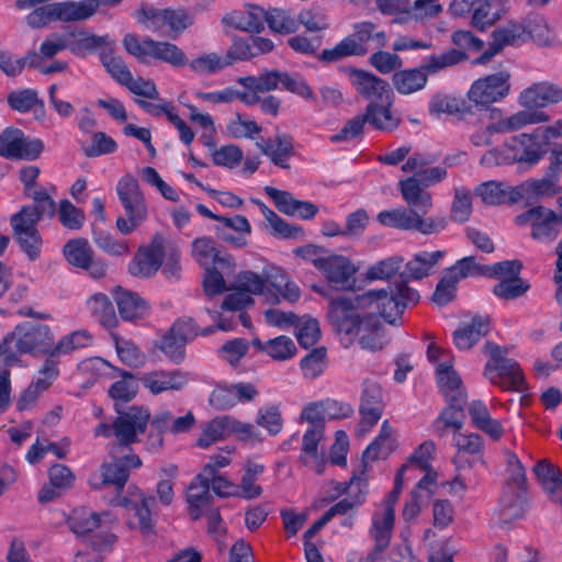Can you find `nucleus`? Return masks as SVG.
Instances as JSON below:
<instances>
[{"mask_svg":"<svg viewBox=\"0 0 562 562\" xmlns=\"http://www.w3.org/2000/svg\"><path fill=\"white\" fill-rule=\"evenodd\" d=\"M121 380L114 382L109 389V396L115 402L127 403L132 401L138 391L139 379L130 371L116 369Z\"/></svg>","mask_w":562,"mask_h":562,"instance_id":"c03bdc74","label":"nucleus"},{"mask_svg":"<svg viewBox=\"0 0 562 562\" xmlns=\"http://www.w3.org/2000/svg\"><path fill=\"white\" fill-rule=\"evenodd\" d=\"M190 69L201 76L215 74L229 66V60L216 53H209L198 56L188 61Z\"/></svg>","mask_w":562,"mask_h":562,"instance_id":"6e6d98bb","label":"nucleus"},{"mask_svg":"<svg viewBox=\"0 0 562 562\" xmlns=\"http://www.w3.org/2000/svg\"><path fill=\"white\" fill-rule=\"evenodd\" d=\"M507 491L501 499L504 520L520 517L524 513L522 496L525 493L526 471L522 464L508 469Z\"/></svg>","mask_w":562,"mask_h":562,"instance_id":"4468645a","label":"nucleus"},{"mask_svg":"<svg viewBox=\"0 0 562 562\" xmlns=\"http://www.w3.org/2000/svg\"><path fill=\"white\" fill-rule=\"evenodd\" d=\"M87 507H78L70 512L66 518L69 530L85 540L95 551H109L117 540L116 535L102 529L104 517Z\"/></svg>","mask_w":562,"mask_h":562,"instance_id":"7ed1b4c3","label":"nucleus"},{"mask_svg":"<svg viewBox=\"0 0 562 562\" xmlns=\"http://www.w3.org/2000/svg\"><path fill=\"white\" fill-rule=\"evenodd\" d=\"M116 353L120 360L132 368H138L145 363L144 353L130 340L113 335Z\"/></svg>","mask_w":562,"mask_h":562,"instance_id":"680f3d73","label":"nucleus"},{"mask_svg":"<svg viewBox=\"0 0 562 562\" xmlns=\"http://www.w3.org/2000/svg\"><path fill=\"white\" fill-rule=\"evenodd\" d=\"M324 431L319 428H308L302 438V452L300 461L312 468L317 474H322L325 469L324 456L318 453V443L322 440Z\"/></svg>","mask_w":562,"mask_h":562,"instance_id":"473e14b6","label":"nucleus"},{"mask_svg":"<svg viewBox=\"0 0 562 562\" xmlns=\"http://www.w3.org/2000/svg\"><path fill=\"white\" fill-rule=\"evenodd\" d=\"M67 262L82 269L94 257V251L86 238H72L63 248Z\"/></svg>","mask_w":562,"mask_h":562,"instance_id":"49530a36","label":"nucleus"},{"mask_svg":"<svg viewBox=\"0 0 562 562\" xmlns=\"http://www.w3.org/2000/svg\"><path fill=\"white\" fill-rule=\"evenodd\" d=\"M468 58L461 49L450 48L439 55H431L420 65L426 76L437 74L447 67H452Z\"/></svg>","mask_w":562,"mask_h":562,"instance_id":"09e8293b","label":"nucleus"},{"mask_svg":"<svg viewBox=\"0 0 562 562\" xmlns=\"http://www.w3.org/2000/svg\"><path fill=\"white\" fill-rule=\"evenodd\" d=\"M116 411L119 416L114 420V436L117 439V445H114L113 448L124 450L138 440V435L145 432L150 414L147 408L142 406H131L125 412H120L117 408Z\"/></svg>","mask_w":562,"mask_h":562,"instance_id":"9d476101","label":"nucleus"},{"mask_svg":"<svg viewBox=\"0 0 562 562\" xmlns=\"http://www.w3.org/2000/svg\"><path fill=\"white\" fill-rule=\"evenodd\" d=\"M403 261L401 256L382 259L368 268L366 279L369 281L391 279L400 271Z\"/></svg>","mask_w":562,"mask_h":562,"instance_id":"13d9d810","label":"nucleus"},{"mask_svg":"<svg viewBox=\"0 0 562 562\" xmlns=\"http://www.w3.org/2000/svg\"><path fill=\"white\" fill-rule=\"evenodd\" d=\"M111 454L113 462L102 467L101 481L93 482L90 480V485L93 488L113 485L117 492H122L130 477V470L139 468L142 461L136 454H124L123 450H115L114 448H112Z\"/></svg>","mask_w":562,"mask_h":562,"instance_id":"f8f14e48","label":"nucleus"},{"mask_svg":"<svg viewBox=\"0 0 562 562\" xmlns=\"http://www.w3.org/2000/svg\"><path fill=\"white\" fill-rule=\"evenodd\" d=\"M526 27L519 22L509 21L506 25L495 29L491 37H496L501 45L516 46L526 42Z\"/></svg>","mask_w":562,"mask_h":562,"instance_id":"4d7b16f0","label":"nucleus"},{"mask_svg":"<svg viewBox=\"0 0 562 562\" xmlns=\"http://www.w3.org/2000/svg\"><path fill=\"white\" fill-rule=\"evenodd\" d=\"M265 10L251 8L247 11H234L224 16L223 22L237 30L248 33H260L263 30Z\"/></svg>","mask_w":562,"mask_h":562,"instance_id":"58836bf2","label":"nucleus"},{"mask_svg":"<svg viewBox=\"0 0 562 562\" xmlns=\"http://www.w3.org/2000/svg\"><path fill=\"white\" fill-rule=\"evenodd\" d=\"M210 483L211 479L199 473L187 488L186 497L189 505V515L193 520L199 519L213 502Z\"/></svg>","mask_w":562,"mask_h":562,"instance_id":"bb28decb","label":"nucleus"},{"mask_svg":"<svg viewBox=\"0 0 562 562\" xmlns=\"http://www.w3.org/2000/svg\"><path fill=\"white\" fill-rule=\"evenodd\" d=\"M266 194L272 199L276 207L283 214L293 216L297 215L302 220H312L318 212V207L307 201L296 200L290 192L276 189L273 187H265Z\"/></svg>","mask_w":562,"mask_h":562,"instance_id":"412c9836","label":"nucleus"},{"mask_svg":"<svg viewBox=\"0 0 562 562\" xmlns=\"http://www.w3.org/2000/svg\"><path fill=\"white\" fill-rule=\"evenodd\" d=\"M7 102L11 109L22 113L29 112L35 105H40L41 110L44 111V102L38 99L35 90L29 88L10 92Z\"/></svg>","mask_w":562,"mask_h":562,"instance_id":"bf43d9fd","label":"nucleus"},{"mask_svg":"<svg viewBox=\"0 0 562 562\" xmlns=\"http://www.w3.org/2000/svg\"><path fill=\"white\" fill-rule=\"evenodd\" d=\"M448 406L440 413L434 423L435 432L439 437H443L447 434L448 428H452L454 432H458L465 418L464 405L467 403V396L452 397L446 400Z\"/></svg>","mask_w":562,"mask_h":562,"instance_id":"c85d7f7f","label":"nucleus"},{"mask_svg":"<svg viewBox=\"0 0 562 562\" xmlns=\"http://www.w3.org/2000/svg\"><path fill=\"white\" fill-rule=\"evenodd\" d=\"M156 346L172 363L179 364L184 360L186 344L169 330L161 337Z\"/></svg>","mask_w":562,"mask_h":562,"instance_id":"69168bd1","label":"nucleus"},{"mask_svg":"<svg viewBox=\"0 0 562 562\" xmlns=\"http://www.w3.org/2000/svg\"><path fill=\"white\" fill-rule=\"evenodd\" d=\"M533 473L551 502L562 494V472L547 459L538 461Z\"/></svg>","mask_w":562,"mask_h":562,"instance_id":"2f4dec72","label":"nucleus"},{"mask_svg":"<svg viewBox=\"0 0 562 562\" xmlns=\"http://www.w3.org/2000/svg\"><path fill=\"white\" fill-rule=\"evenodd\" d=\"M165 247L162 239L155 237L150 245L139 249L128 266L132 276L138 278H148L155 274L162 265Z\"/></svg>","mask_w":562,"mask_h":562,"instance_id":"6ab92c4d","label":"nucleus"},{"mask_svg":"<svg viewBox=\"0 0 562 562\" xmlns=\"http://www.w3.org/2000/svg\"><path fill=\"white\" fill-rule=\"evenodd\" d=\"M383 412V394L381 386L374 381H364L360 413L362 419L360 423L359 432L368 431L381 418Z\"/></svg>","mask_w":562,"mask_h":562,"instance_id":"a211bd4d","label":"nucleus"},{"mask_svg":"<svg viewBox=\"0 0 562 562\" xmlns=\"http://www.w3.org/2000/svg\"><path fill=\"white\" fill-rule=\"evenodd\" d=\"M501 18V12L493 10V5L488 0H480V2L474 5L471 25L479 31H484L496 23Z\"/></svg>","mask_w":562,"mask_h":562,"instance_id":"052dcab7","label":"nucleus"},{"mask_svg":"<svg viewBox=\"0 0 562 562\" xmlns=\"http://www.w3.org/2000/svg\"><path fill=\"white\" fill-rule=\"evenodd\" d=\"M426 72L422 67L404 69L393 75V85L398 93L411 94L422 90L427 83Z\"/></svg>","mask_w":562,"mask_h":562,"instance_id":"79ce46f5","label":"nucleus"},{"mask_svg":"<svg viewBox=\"0 0 562 562\" xmlns=\"http://www.w3.org/2000/svg\"><path fill=\"white\" fill-rule=\"evenodd\" d=\"M351 85L356 91L370 103L366 111L373 123V127L380 131L391 132L398 126L400 119L393 115V92L389 83L362 69H351L349 72Z\"/></svg>","mask_w":562,"mask_h":562,"instance_id":"f257e3e1","label":"nucleus"},{"mask_svg":"<svg viewBox=\"0 0 562 562\" xmlns=\"http://www.w3.org/2000/svg\"><path fill=\"white\" fill-rule=\"evenodd\" d=\"M139 382L153 395L169 391H181L189 382L188 374L181 370H154L144 373Z\"/></svg>","mask_w":562,"mask_h":562,"instance_id":"f3484780","label":"nucleus"},{"mask_svg":"<svg viewBox=\"0 0 562 562\" xmlns=\"http://www.w3.org/2000/svg\"><path fill=\"white\" fill-rule=\"evenodd\" d=\"M521 24L526 27V42L532 38L539 45L543 46H548L552 43L553 35L543 16L539 14L528 15Z\"/></svg>","mask_w":562,"mask_h":562,"instance_id":"3c124183","label":"nucleus"},{"mask_svg":"<svg viewBox=\"0 0 562 562\" xmlns=\"http://www.w3.org/2000/svg\"><path fill=\"white\" fill-rule=\"evenodd\" d=\"M490 331V318L475 316L470 323H465L453 331V342L460 350L472 348L482 337Z\"/></svg>","mask_w":562,"mask_h":562,"instance_id":"7c9ffc66","label":"nucleus"},{"mask_svg":"<svg viewBox=\"0 0 562 562\" xmlns=\"http://www.w3.org/2000/svg\"><path fill=\"white\" fill-rule=\"evenodd\" d=\"M119 313L124 321H136L148 314L149 306L136 292L119 286L115 291Z\"/></svg>","mask_w":562,"mask_h":562,"instance_id":"f704fd0d","label":"nucleus"},{"mask_svg":"<svg viewBox=\"0 0 562 562\" xmlns=\"http://www.w3.org/2000/svg\"><path fill=\"white\" fill-rule=\"evenodd\" d=\"M437 474L427 472L417 483L411 493L409 499L405 503L402 516L405 521L411 522L417 518L422 508L435 494L437 487Z\"/></svg>","mask_w":562,"mask_h":562,"instance_id":"4be33fe9","label":"nucleus"},{"mask_svg":"<svg viewBox=\"0 0 562 562\" xmlns=\"http://www.w3.org/2000/svg\"><path fill=\"white\" fill-rule=\"evenodd\" d=\"M263 20L272 31L278 33L289 34L297 29L296 20L285 10L271 9L265 11Z\"/></svg>","mask_w":562,"mask_h":562,"instance_id":"0e129e2a","label":"nucleus"},{"mask_svg":"<svg viewBox=\"0 0 562 562\" xmlns=\"http://www.w3.org/2000/svg\"><path fill=\"white\" fill-rule=\"evenodd\" d=\"M237 82L248 90L266 93L278 89L281 83V71L277 69L265 70L258 76L239 77Z\"/></svg>","mask_w":562,"mask_h":562,"instance_id":"de8ad7c7","label":"nucleus"},{"mask_svg":"<svg viewBox=\"0 0 562 562\" xmlns=\"http://www.w3.org/2000/svg\"><path fill=\"white\" fill-rule=\"evenodd\" d=\"M510 72L499 70L475 80L468 91L469 100L485 110L490 120L502 117L501 110L490 105L505 99L510 92Z\"/></svg>","mask_w":562,"mask_h":562,"instance_id":"39448f33","label":"nucleus"},{"mask_svg":"<svg viewBox=\"0 0 562 562\" xmlns=\"http://www.w3.org/2000/svg\"><path fill=\"white\" fill-rule=\"evenodd\" d=\"M484 351L490 356L484 374L494 384L505 390L521 391L525 384L519 364L506 357L507 351L493 342H486Z\"/></svg>","mask_w":562,"mask_h":562,"instance_id":"6e6552de","label":"nucleus"},{"mask_svg":"<svg viewBox=\"0 0 562 562\" xmlns=\"http://www.w3.org/2000/svg\"><path fill=\"white\" fill-rule=\"evenodd\" d=\"M54 7L56 21L65 23L88 20L97 12V5L91 0L54 2Z\"/></svg>","mask_w":562,"mask_h":562,"instance_id":"4c0bfd02","label":"nucleus"},{"mask_svg":"<svg viewBox=\"0 0 562 562\" xmlns=\"http://www.w3.org/2000/svg\"><path fill=\"white\" fill-rule=\"evenodd\" d=\"M439 390L446 400L467 396L459 374L452 367V360H445L436 367Z\"/></svg>","mask_w":562,"mask_h":562,"instance_id":"e433bc0d","label":"nucleus"},{"mask_svg":"<svg viewBox=\"0 0 562 562\" xmlns=\"http://www.w3.org/2000/svg\"><path fill=\"white\" fill-rule=\"evenodd\" d=\"M560 136H562V120H558L552 126L538 127L531 134L524 133L513 137L514 143L524 147L518 161L537 164L547 153L551 139Z\"/></svg>","mask_w":562,"mask_h":562,"instance_id":"9b49d317","label":"nucleus"},{"mask_svg":"<svg viewBox=\"0 0 562 562\" xmlns=\"http://www.w3.org/2000/svg\"><path fill=\"white\" fill-rule=\"evenodd\" d=\"M416 218L417 214L406 207L385 210L376 216L381 225L400 231H415Z\"/></svg>","mask_w":562,"mask_h":562,"instance_id":"a18cd8bd","label":"nucleus"},{"mask_svg":"<svg viewBox=\"0 0 562 562\" xmlns=\"http://www.w3.org/2000/svg\"><path fill=\"white\" fill-rule=\"evenodd\" d=\"M91 315L105 328H113L117 324L114 306L103 293H95L87 301Z\"/></svg>","mask_w":562,"mask_h":562,"instance_id":"37998d69","label":"nucleus"},{"mask_svg":"<svg viewBox=\"0 0 562 562\" xmlns=\"http://www.w3.org/2000/svg\"><path fill=\"white\" fill-rule=\"evenodd\" d=\"M355 336H359L361 348L369 351L381 350L386 344L381 322L373 312L368 313L367 321L359 328V331L353 333Z\"/></svg>","mask_w":562,"mask_h":562,"instance_id":"c9c22d12","label":"nucleus"},{"mask_svg":"<svg viewBox=\"0 0 562 562\" xmlns=\"http://www.w3.org/2000/svg\"><path fill=\"white\" fill-rule=\"evenodd\" d=\"M191 254L194 260L203 268L216 265L227 271L235 269L233 257L222 254L216 248V243L212 237L203 236L195 238L191 244Z\"/></svg>","mask_w":562,"mask_h":562,"instance_id":"2eb2a0df","label":"nucleus"},{"mask_svg":"<svg viewBox=\"0 0 562 562\" xmlns=\"http://www.w3.org/2000/svg\"><path fill=\"white\" fill-rule=\"evenodd\" d=\"M445 252L441 250L436 251H422L416 254L405 266V269L401 272V281L404 283L411 280H422L429 276L434 267L443 258Z\"/></svg>","mask_w":562,"mask_h":562,"instance_id":"cd10ccee","label":"nucleus"},{"mask_svg":"<svg viewBox=\"0 0 562 562\" xmlns=\"http://www.w3.org/2000/svg\"><path fill=\"white\" fill-rule=\"evenodd\" d=\"M123 46L143 64L149 63V59L164 61L176 68L188 64L184 52L170 42L154 41L150 37L140 41L135 34L128 33L123 38Z\"/></svg>","mask_w":562,"mask_h":562,"instance_id":"423d86ee","label":"nucleus"},{"mask_svg":"<svg viewBox=\"0 0 562 562\" xmlns=\"http://www.w3.org/2000/svg\"><path fill=\"white\" fill-rule=\"evenodd\" d=\"M11 344H14V348L20 353L50 357L54 349V335L48 325L24 322L4 338L5 351L11 350Z\"/></svg>","mask_w":562,"mask_h":562,"instance_id":"0eeeda50","label":"nucleus"},{"mask_svg":"<svg viewBox=\"0 0 562 562\" xmlns=\"http://www.w3.org/2000/svg\"><path fill=\"white\" fill-rule=\"evenodd\" d=\"M392 428L387 420L383 422L378 438L368 446L363 452V460L374 461L378 458H386L392 449Z\"/></svg>","mask_w":562,"mask_h":562,"instance_id":"5fc2aeb1","label":"nucleus"},{"mask_svg":"<svg viewBox=\"0 0 562 562\" xmlns=\"http://www.w3.org/2000/svg\"><path fill=\"white\" fill-rule=\"evenodd\" d=\"M345 38L353 56H364L371 50L381 49L387 45L386 33L378 30L371 21L356 23L353 32Z\"/></svg>","mask_w":562,"mask_h":562,"instance_id":"ddd939ff","label":"nucleus"},{"mask_svg":"<svg viewBox=\"0 0 562 562\" xmlns=\"http://www.w3.org/2000/svg\"><path fill=\"white\" fill-rule=\"evenodd\" d=\"M92 344V335L86 330H75L68 335L63 336L57 344L54 342V349L50 356L58 358L68 355L77 349L86 348Z\"/></svg>","mask_w":562,"mask_h":562,"instance_id":"8fccbe9b","label":"nucleus"},{"mask_svg":"<svg viewBox=\"0 0 562 562\" xmlns=\"http://www.w3.org/2000/svg\"><path fill=\"white\" fill-rule=\"evenodd\" d=\"M395 513L378 508L372 516L370 535L375 541L379 550L386 548L390 543L394 528Z\"/></svg>","mask_w":562,"mask_h":562,"instance_id":"a19ab883","label":"nucleus"},{"mask_svg":"<svg viewBox=\"0 0 562 562\" xmlns=\"http://www.w3.org/2000/svg\"><path fill=\"white\" fill-rule=\"evenodd\" d=\"M398 190L409 211L426 215L432 207V195L424 188L417 177L400 180Z\"/></svg>","mask_w":562,"mask_h":562,"instance_id":"5701e85b","label":"nucleus"},{"mask_svg":"<svg viewBox=\"0 0 562 562\" xmlns=\"http://www.w3.org/2000/svg\"><path fill=\"white\" fill-rule=\"evenodd\" d=\"M361 300L366 308L374 314L378 313L387 323L394 325L409 304L418 303L419 294L408 285L397 282L389 289L367 291L362 293Z\"/></svg>","mask_w":562,"mask_h":562,"instance_id":"f03ea898","label":"nucleus"},{"mask_svg":"<svg viewBox=\"0 0 562 562\" xmlns=\"http://www.w3.org/2000/svg\"><path fill=\"white\" fill-rule=\"evenodd\" d=\"M265 281L269 282L286 301L295 302L300 299L299 286L289 280L288 274L282 269L271 268L266 273Z\"/></svg>","mask_w":562,"mask_h":562,"instance_id":"603ef678","label":"nucleus"},{"mask_svg":"<svg viewBox=\"0 0 562 562\" xmlns=\"http://www.w3.org/2000/svg\"><path fill=\"white\" fill-rule=\"evenodd\" d=\"M229 436V416H222L212 419L203 429L198 446L207 448L212 443L223 440Z\"/></svg>","mask_w":562,"mask_h":562,"instance_id":"864d4df0","label":"nucleus"},{"mask_svg":"<svg viewBox=\"0 0 562 562\" xmlns=\"http://www.w3.org/2000/svg\"><path fill=\"white\" fill-rule=\"evenodd\" d=\"M447 270L457 278L458 282L469 277H486L490 271L487 266L476 262L474 256L458 260L452 267L447 268Z\"/></svg>","mask_w":562,"mask_h":562,"instance_id":"e2e57ef3","label":"nucleus"},{"mask_svg":"<svg viewBox=\"0 0 562 562\" xmlns=\"http://www.w3.org/2000/svg\"><path fill=\"white\" fill-rule=\"evenodd\" d=\"M472 213L471 192L464 188L454 190V199L451 205V218L458 223H464Z\"/></svg>","mask_w":562,"mask_h":562,"instance_id":"338daca9","label":"nucleus"},{"mask_svg":"<svg viewBox=\"0 0 562 562\" xmlns=\"http://www.w3.org/2000/svg\"><path fill=\"white\" fill-rule=\"evenodd\" d=\"M68 38L69 50L79 57H86L88 53H92L102 46H109L113 42L109 35H95L85 29H77L66 33Z\"/></svg>","mask_w":562,"mask_h":562,"instance_id":"c756f323","label":"nucleus"},{"mask_svg":"<svg viewBox=\"0 0 562 562\" xmlns=\"http://www.w3.org/2000/svg\"><path fill=\"white\" fill-rule=\"evenodd\" d=\"M494 122L487 124L485 128L476 131L470 137L474 146H490L492 144V135L495 133H509L517 131L528 124L548 122L549 116L543 112L519 111L508 117H498Z\"/></svg>","mask_w":562,"mask_h":562,"instance_id":"1a4fd4ad","label":"nucleus"},{"mask_svg":"<svg viewBox=\"0 0 562 562\" xmlns=\"http://www.w3.org/2000/svg\"><path fill=\"white\" fill-rule=\"evenodd\" d=\"M364 470L361 471L360 475H353L348 484V490L350 493H352L353 490H357L359 492V495L355 497V499L350 498H344L333 505L327 512L324 513L325 518L330 521L335 516L338 515H346L349 510H351L353 507L360 505L363 501V495L366 494V487H367V479L364 476Z\"/></svg>","mask_w":562,"mask_h":562,"instance_id":"ea45409f","label":"nucleus"},{"mask_svg":"<svg viewBox=\"0 0 562 562\" xmlns=\"http://www.w3.org/2000/svg\"><path fill=\"white\" fill-rule=\"evenodd\" d=\"M562 101V87L551 82L533 83L519 95V104L526 109L544 108Z\"/></svg>","mask_w":562,"mask_h":562,"instance_id":"393cba45","label":"nucleus"},{"mask_svg":"<svg viewBox=\"0 0 562 562\" xmlns=\"http://www.w3.org/2000/svg\"><path fill=\"white\" fill-rule=\"evenodd\" d=\"M312 260L329 282L341 286H346L358 271V267L350 259L341 255L317 257Z\"/></svg>","mask_w":562,"mask_h":562,"instance_id":"aec40b11","label":"nucleus"},{"mask_svg":"<svg viewBox=\"0 0 562 562\" xmlns=\"http://www.w3.org/2000/svg\"><path fill=\"white\" fill-rule=\"evenodd\" d=\"M261 153L266 155L273 165L288 169V161L294 154L293 137L290 134H277L274 137L260 139L256 143Z\"/></svg>","mask_w":562,"mask_h":562,"instance_id":"a878e982","label":"nucleus"},{"mask_svg":"<svg viewBox=\"0 0 562 562\" xmlns=\"http://www.w3.org/2000/svg\"><path fill=\"white\" fill-rule=\"evenodd\" d=\"M361 299L362 294H340L329 300L328 319L337 333L346 336V346L352 344L353 333L367 321L368 313H361L367 310Z\"/></svg>","mask_w":562,"mask_h":562,"instance_id":"20e7f679","label":"nucleus"},{"mask_svg":"<svg viewBox=\"0 0 562 562\" xmlns=\"http://www.w3.org/2000/svg\"><path fill=\"white\" fill-rule=\"evenodd\" d=\"M562 171V160L551 159V162L541 179L526 180L531 203L543 198L554 196L562 192L559 177Z\"/></svg>","mask_w":562,"mask_h":562,"instance_id":"b1692460","label":"nucleus"},{"mask_svg":"<svg viewBox=\"0 0 562 562\" xmlns=\"http://www.w3.org/2000/svg\"><path fill=\"white\" fill-rule=\"evenodd\" d=\"M458 283L457 278L445 269L432 294V301L440 306L447 305L454 299Z\"/></svg>","mask_w":562,"mask_h":562,"instance_id":"774afa93","label":"nucleus"},{"mask_svg":"<svg viewBox=\"0 0 562 562\" xmlns=\"http://www.w3.org/2000/svg\"><path fill=\"white\" fill-rule=\"evenodd\" d=\"M116 506L125 507L132 513L128 519V526L133 529H139L144 536L154 532V520L151 518V507L156 499L153 496L140 494L139 502L131 501L126 497H117L113 501Z\"/></svg>","mask_w":562,"mask_h":562,"instance_id":"dca6fc26","label":"nucleus"},{"mask_svg":"<svg viewBox=\"0 0 562 562\" xmlns=\"http://www.w3.org/2000/svg\"><path fill=\"white\" fill-rule=\"evenodd\" d=\"M562 225V215L554 211L539 205L531 231L532 238L540 241L553 240Z\"/></svg>","mask_w":562,"mask_h":562,"instance_id":"72a5a7b5","label":"nucleus"}]
</instances>
